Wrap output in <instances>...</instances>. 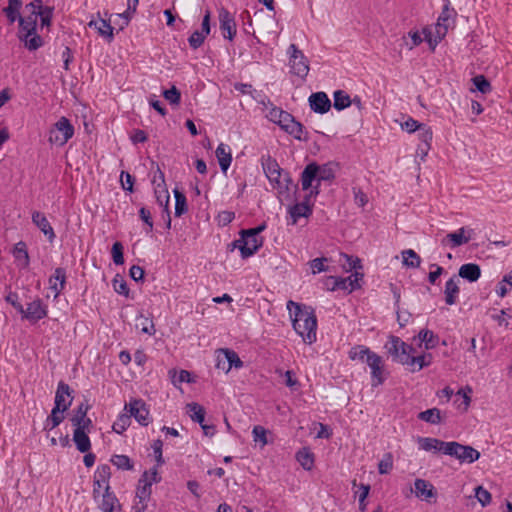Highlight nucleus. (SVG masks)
<instances>
[{"mask_svg":"<svg viewBox=\"0 0 512 512\" xmlns=\"http://www.w3.org/2000/svg\"><path fill=\"white\" fill-rule=\"evenodd\" d=\"M175 197V216L181 217L188 212L187 199L183 192L178 189L173 191Z\"/></svg>","mask_w":512,"mask_h":512,"instance_id":"nucleus-45","label":"nucleus"},{"mask_svg":"<svg viewBox=\"0 0 512 512\" xmlns=\"http://www.w3.org/2000/svg\"><path fill=\"white\" fill-rule=\"evenodd\" d=\"M464 233H465V228L462 227V228L458 229L456 232L447 234L446 239H448L451 242L452 248L459 247V246L469 242L470 237L469 236L466 237L464 235Z\"/></svg>","mask_w":512,"mask_h":512,"instance_id":"nucleus-49","label":"nucleus"},{"mask_svg":"<svg viewBox=\"0 0 512 512\" xmlns=\"http://www.w3.org/2000/svg\"><path fill=\"white\" fill-rule=\"evenodd\" d=\"M287 309L292 318L293 329L304 343L311 345L316 342L317 318L314 309L292 300L287 302Z\"/></svg>","mask_w":512,"mask_h":512,"instance_id":"nucleus-1","label":"nucleus"},{"mask_svg":"<svg viewBox=\"0 0 512 512\" xmlns=\"http://www.w3.org/2000/svg\"><path fill=\"white\" fill-rule=\"evenodd\" d=\"M366 364L371 370V384L373 387H377L379 385H382L386 377L384 375V363L381 356H379L377 353H374L370 355L369 358H367Z\"/></svg>","mask_w":512,"mask_h":512,"instance_id":"nucleus-12","label":"nucleus"},{"mask_svg":"<svg viewBox=\"0 0 512 512\" xmlns=\"http://www.w3.org/2000/svg\"><path fill=\"white\" fill-rule=\"evenodd\" d=\"M32 222L43 232L48 241L53 243L56 235L45 214L39 211H34L32 213Z\"/></svg>","mask_w":512,"mask_h":512,"instance_id":"nucleus-19","label":"nucleus"},{"mask_svg":"<svg viewBox=\"0 0 512 512\" xmlns=\"http://www.w3.org/2000/svg\"><path fill=\"white\" fill-rule=\"evenodd\" d=\"M419 131V139L421 140L422 143L425 144L426 146V149H430V146H431V142H432V139H433V132H432V129L427 126L426 124L422 123L420 128L417 130Z\"/></svg>","mask_w":512,"mask_h":512,"instance_id":"nucleus-55","label":"nucleus"},{"mask_svg":"<svg viewBox=\"0 0 512 512\" xmlns=\"http://www.w3.org/2000/svg\"><path fill=\"white\" fill-rule=\"evenodd\" d=\"M459 279L457 275H453L451 278L447 280L445 283L444 294H445V302L447 305H454L457 302V298L460 292Z\"/></svg>","mask_w":512,"mask_h":512,"instance_id":"nucleus-21","label":"nucleus"},{"mask_svg":"<svg viewBox=\"0 0 512 512\" xmlns=\"http://www.w3.org/2000/svg\"><path fill=\"white\" fill-rule=\"evenodd\" d=\"M459 277L471 283L476 282L481 277V268L476 263L463 264L458 270Z\"/></svg>","mask_w":512,"mask_h":512,"instance_id":"nucleus-22","label":"nucleus"},{"mask_svg":"<svg viewBox=\"0 0 512 512\" xmlns=\"http://www.w3.org/2000/svg\"><path fill=\"white\" fill-rule=\"evenodd\" d=\"M47 315V306L43 304V301L40 298L28 303L27 307L24 308V313H21L22 319H26L31 323H37L47 317Z\"/></svg>","mask_w":512,"mask_h":512,"instance_id":"nucleus-11","label":"nucleus"},{"mask_svg":"<svg viewBox=\"0 0 512 512\" xmlns=\"http://www.w3.org/2000/svg\"><path fill=\"white\" fill-rule=\"evenodd\" d=\"M131 419L129 415L121 414L117 420L113 423L112 429L118 434H122L130 426Z\"/></svg>","mask_w":512,"mask_h":512,"instance_id":"nucleus-54","label":"nucleus"},{"mask_svg":"<svg viewBox=\"0 0 512 512\" xmlns=\"http://www.w3.org/2000/svg\"><path fill=\"white\" fill-rule=\"evenodd\" d=\"M475 497L479 501V503L482 505V507H485L491 503V493L486 490L482 486H477L475 489Z\"/></svg>","mask_w":512,"mask_h":512,"instance_id":"nucleus-59","label":"nucleus"},{"mask_svg":"<svg viewBox=\"0 0 512 512\" xmlns=\"http://www.w3.org/2000/svg\"><path fill=\"white\" fill-rule=\"evenodd\" d=\"M432 362V355L422 354L418 356H414L413 353L409 354L408 363L406 366L410 372H418L422 370L424 367H427Z\"/></svg>","mask_w":512,"mask_h":512,"instance_id":"nucleus-23","label":"nucleus"},{"mask_svg":"<svg viewBox=\"0 0 512 512\" xmlns=\"http://www.w3.org/2000/svg\"><path fill=\"white\" fill-rule=\"evenodd\" d=\"M149 472L144 471L141 475L136 490V498L140 499V502L147 501L151 495L152 482H148Z\"/></svg>","mask_w":512,"mask_h":512,"instance_id":"nucleus-27","label":"nucleus"},{"mask_svg":"<svg viewBox=\"0 0 512 512\" xmlns=\"http://www.w3.org/2000/svg\"><path fill=\"white\" fill-rule=\"evenodd\" d=\"M122 188L126 191L133 192V185L135 182V177L132 176L129 172L122 171L120 175Z\"/></svg>","mask_w":512,"mask_h":512,"instance_id":"nucleus-64","label":"nucleus"},{"mask_svg":"<svg viewBox=\"0 0 512 512\" xmlns=\"http://www.w3.org/2000/svg\"><path fill=\"white\" fill-rule=\"evenodd\" d=\"M73 441L77 450L81 453H87L91 449V441L86 431L75 429L73 433Z\"/></svg>","mask_w":512,"mask_h":512,"instance_id":"nucleus-30","label":"nucleus"},{"mask_svg":"<svg viewBox=\"0 0 512 512\" xmlns=\"http://www.w3.org/2000/svg\"><path fill=\"white\" fill-rule=\"evenodd\" d=\"M64 419H65L64 412H62L58 408L53 407L50 415L47 417V419L44 422V430H52V429L56 428L63 422Z\"/></svg>","mask_w":512,"mask_h":512,"instance_id":"nucleus-41","label":"nucleus"},{"mask_svg":"<svg viewBox=\"0 0 512 512\" xmlns=\"http://www.w3.org/2000/svg\"><path fill=\"white\" fill-rule=\"evenodd\" d=\"M288 212L292 219L291 224L295 225L299 218H309L312 215L313 210L311 209L310 206L301 203H296L293 206L289 207Z\"/></svg>","mask_w":512,"mask_h":512,"instance_id":"nucleus-28","label":"nucleus"},{"mask_svg":"<svg viewBox=\"0 0 512 512\" xmlns=\"http://www.w3.org/2000/svg\"><path fill=\"white\" fill-rule=\"evenodd\" d=\"M296 460L303 467V469L310 471L314 466V454L310 448L303 447L296 453Z\"/></svg>","mask_w":512,"mask_h":512,"instance_id":"nucleus-32","label":"nucleus"},{"mask_svg":"<svg viewBox=\"0 0 512 512\" xmlns=\"http://www.w3.org/2000/svg\"><path fill=\"white\" fill-rule=\"evenodd\" d=\"M263 242L264 239L261 236H245L241 257L246 259L253 256L263 246Z\"/></svg>","mask_w":512,"mask_h":512,"instance_id":"nucleus-20","label":"nucleus"},{"mask_svg":"<svg viewBox=\"0 0 512 512\" xmlns=\"http://www.w3.org/2000/svg\"><path fill=\"white\" fill-rule=\"evenodd\" d=\"M66 280V269L57 267L48 280L49 288L54 292V298H57L63 292L66 286Z\"/></svg>","mask_w":512,"mask_h":512,"instance_id":"nucleus-17","label":"nucleus"},{"mask_svg":"<svg viewBox=\"0 0 512 512\" xmlns=\"http://www.w3.org/2000/svg\"><path fill=\"white\" fill-rule=\"evenodd\" d=\"M263 13L261 9L259 12L255 13L256 21L258 28L260 31L266 34H276L275 27L277 25L275 17L272 15H266L261 21L259 20V16Z\"/></svg>","mask_w":512,"mask_h":512,"instance_id":"nucleus-31","label":"nucleus"},{"mask_svg":"<svg viewBox=\"0 0 512 512\" xmlns=\"http://www.w3.org/2000/svg\"><path fill=\"white\" fill-rule=\"evenodd\" d=\"M53 12H54V7L45 6L42 10L32 11V14L35 15L36 19L38 16L40 17L41 26L44 27V26L51 25V21L53 18Z\"/></svg>","mask_w":512,"mask_h":512,"instance_id":"nucleus-51","label":"nucleus"},{"mask_svg":"<svg viewBox=\"0 0 512 512\" xmlns=\"http://www.w3.org/2000/svg\"><path fill=\"white\" fill-rule=\"evenodd\" d=\"M125 409L128 410L130 418L134 417L140 425L147 426L149 424V410L143 400L135 399L125 405Z\"/></svg>","mask_w":512,"mask_h":512,"instance_id":"nucleus-15","label":"nucleus"},{"mask_svg":"<svg viewBox=\"0 0 512 512\" xmlns=\"http://www.w3.org/2000/svg\"><path fill=\"white\" fill-rule=\"evenodd\" d=\"M111 478V468L108 464H102L99 465L94 473V483L99 484L103 483L105 484V487L109 485V480Z\"/></svg>","mask_w":512,"mask_h":512,"instance_id":"nucleus-44","label":"nucleus"},{"mask_svg":"<svg viewBox=\"0 0 512 512\" xmlns=\"http://www.w3.org/2000/svg\"><path fill=\"white\" fill-rule=\"evenodd\" d=\"M252 435L254 442L260 443L261 447L265 446L268 443L267 430L263 426H254L252 430Z\"/></svg>","mask_w":512,"mask_h":512,"instance_id":"nucleus-58","label":"nucleus"},{"mask_svg":"<svg viewBox=\"0 0 512 512\" xmlns=\"http://www.w3.org/2000/svg\"><path fill=\"white\" fill-rule=\"evenodd\" d=\"M289 65L291 73L305 79L309 72V64L306 56L295 44H291L288 48Z\"/></svg>","mask_w":512,"mask_h":512,"instance_id":"nucleus-7","label":"nucleus"},{"mask_svg":"<svg viewBox=\"0 0 512 512\" xmlns=\"http://www.w3.org/2000/svg\"><path fill=\"white\" fill-rule=\"evenodd\" d=\"M445 455L455 457L460 463H474L480 458V452L469 445H463L456 441L447 442Z\"/></svg>","mask_w":512,"mask_h":512,"instance_id":"nucleus-5","label":"nucleus"},{"mask_svg":"<svg viewBox=\"0 0 512 512\" xmlns=\"http://www.w3.org/2000/svg\"><path fill=\"white\" fill-rule=\"evenodd\" d=\"M333 99V107L338 111H342L352 104V99L343 90H336L333 94Z\"/></svg>","mask_w":512,"mask_h":512,"instance_id":"nucleus-42","label":"nucleus"},{"mask_svg":"<svg viewBox=\"0 0 512 512\" xmlns=\"http://www.w3.org/2000/svg\"><path fill=\"white\" fill-rule=\"evenodd\" d=\"M19 39L24 42V46L29 51H35L43 46L44 42L40 35L37 34V30L30 37H26V34L20 35Z\"/></svg>","mask_w":512,"mask_h":512,"instance_id":"nucleus-46","label":"nucleus"},{"mask_svg":"<svg viewBox=\"0 0 512 512\" xmlns=\"http://www.w3.org/2000/svg\"><path fill=\"white\" fill-rule=\"evenodd\" d=\"M219 27L225 39L232 41L236 36V22L234 16L224 7L219 9Z\"/></svg>","mask_w":512,"mask_h":512,"instance_id":"nucleus-14","label":"nucleus"},{"mask_svg":"<svg viewBox=\"0 0 512 512\" xmlns=\"http://www.w3.org/2000/svg\"><path fill=\"white\" fill-rule=\"evenodd\" d=\"M261 164L266 177L274 187L282 188L283 169L279 166L276 159L269 154L261 157Z\"/></svg>","mask_w":512,"mask_h":512,"instance_id":"nucleus-8","label":"nucleus"},{"mask_svg":"<svg viewBox=\"0 0 512 512\" xmlns=\"http://www.w3.org/2000/svg\"><path fill=\"white\" fill-rule=\"evenodd\" d=\"M225 357L226 362L228 363V366L226 368V371H230L231 368L240 369L243 367V361L240 359L239 355L232 349L225 348L220 350Z\"/></svg>","mask_w":512,"mask_h":512,"instance_id":"nucleus-43","label":"nucleus"},{"mask_svg":"<svg viewBox=\"0 0 512 512\" xmlns=\"http://www.w3.org/2000/svg\"><path fill=\"white\" fill-rule=\"evenodd\" d=\"M124 247L119 241H116L111 248V255L115 265L124 264Z\"/></svg>","mask_w":512,"mask_h":512,"instance_id":"nucleus-57","label":"nucleus"},{"mask_svg":"<svg viewBox=\"0 0 512 512\" xmlns=\"http://www.w3.org/2000/svg\"><path fill=\"white\" fill-rule=\"evenodd\" d=\"M112 286L116 293L129 297L130 289L122 276L117 274L112 280Z\"/></svg>","mask_w":512,"mask_h":512,"instance_id":"nucleus-52","label":"nucleus"},{"mask_svg":"<svg viewBox=\"0 0 512 512\" xmlns=\"http://www.w3.org/2000/svg\"><path fill=\"white\" fill-rule=\"evenodd\" d=\"M418 418L430 424H440L442 421L441 412L438 408H431L422 411L418 414Z\"/></svg>","mask_w":512,"mask_h":512,"instance_id":"nucleus-47","label":"nucleus"},{"mask_svg":"<svg viewBox=\"0 0 512 512\" xmlns=\"http://www.w3.org/2000/svg\"><path fill=\"white\" fill-rule=\"evenodd\" d=\"M403 265L408 268H418L421 264L420 256L412 249H407L402 252Z\"/></svg>","mask_w":512,"mask_h":512,"instance_id":"nucleus-48","label":"nucleus"},{"mask_svg":"<svg viewBox=\"0 0 512 512\" xmlns=\"http://www.w3.org/2000/svg\"><path fill=\"white\" fill-rule=\"evenodd\" d=\"M75 129L71 121L62 116L51 127L48 141L56 146H64L74 135Z\"/></svg>","mask_w":512,"mask_h":512,"instance_id":"nucleus-4","label":"nucleus"},{"mask_svg":"<svg viewBox=\"0 0 512 512\" xmlns=\"http://www.w3.org/2000/svg\"><path fill=\"white\" fill-rule=\"evenodd\" d=\"M205 38L204 33L196 30L188 38V43L192 49H198L204 43Z\"/></svg>","mask_w":512,"mask_h":512,"instance_id":"nucleus-63","label":"nucleus"},{"mask_svg":"<svg viewBox=\"0 0 512 512\" xmlns=\"http://www.w3.org/2000/svg\"><path fill=\"white\" fill-rule=\"evenodd\" d=\"M411 491L415 493L417 498L428 503L436 501L437 490L428 480L417 478L414 482V490L411 489Z\"/></svg>","mask_w":512,"mask_h":512,"instance_id":"nucleus-13","label":"nucleus"},{"mask_svg":"<svg viewBox=\"0 0 512 512\" xmlns=\"http://www.w3.org/2000/svg\"><path fill=\"white\" fill-rule=\"evenodd\" d=\"M342 256L346 259L344 267L347 269V271L354 270V272H356L359 269H362L361 260L358 257L350 256L347 254H342Z\"/></svg>","mask_w":512,"mask_h":512,"instance_id":"nucleus-61","label":"nucleus"},{"mask_svg":"<svg viewBox=\"0 0 512 512\" xmlns=\"http://www.w3.org/2000/svg\"><path fill=\"white\" fill-rule=\"evenodd\" d=\"M328 259L326 257L315 258L309 262L313 274L328 271V266H325V262Z\"/></svg>","mask_w":512,"mask_h":512,"instance_id":"nucleus-62","label":"nucleus"},{"mask_svg":"<svg viewBox=\"0 0 512 512\" xmlns=\"http://www.w3.org/2000/svg\"><path fill=\"white\" fill-rule=\"evenodd\" d=\"M17 21L21 32H25L26 37H30L37 30V20L32 13L26 17L20 16Z\"/></svg>","mask_w":512,"mask_h":512,"instance_id":"nucleus-35","label":"nucleus"},{"mask_svg":"<svg viewBox=\"0 0 512 512\" xmlns=\"http://www.w3.org/2000/svg\"><path fill=\"white\" fill-rule=\"evenodd\" d=\"M13 256L23 268L29 266L30 258L25 242L19 241L15 244L13 248Z\"/></svg>","mask_w":512,"mask_h":512,"instance_id":"nucleus-33","label":"nucleus"},{"mask_svg":"<svg viewBox=\"0 0 512 512\" xmlns=\"http://www.w3.org/2000/svg\"><path fill=\"white\" fill-rule=\"evenodd\" d=\"M456 16V10L450 7V1L446 0V3L444 4L442 11L437 19L435 33L439 34L440 37H445L448 32V28L452 23H454Z\"/></svg>","mask_w":512,"mask_h":512,"instance_id":"nucleus-10","label":"nucleus"},{"mask_svg":"<svg viewBox=\"0 0 512 512\" xmlns=\"http://www.w3.org/2000/svg\"><path fill=\"white\" fill-rule=\"evenodd\" d=\"M418 338L424 343L427 350L435 348L439 342V336L429 329H422L418 334Z\"/></svg>","mask_w":512,"mask_h":512,"instance_id":"nucleus-40","label":"nucleus"},{"mask_svg":"<svg viewBox=\"0 0 512 512\" xmlns=\"http://www.w3.org/2000/svg\"><path fill=\"white\" fill-rule=\"evenodd\" d=\"M186 408L192 421L199 425L205 422L206 411L203 406L196 402H191L187 404Z\"/></svg>","mask_w":512,"mask_h":512,"instance_id":"nucleus-38","label":"nucleus"},{"mask_svg":"<svg viewBox=\"0 0 512 512\" xmlns=\"http://www.w3.org/2000/svg\"><path fill=\"white\" fill-rule=\"evenodd\" d=\"M22 4V0H8V6L3 8V13L6 15L10 24H13L21 16L20 9Z\"/></svg>","mask_w":512,"mask_h":512,"instance_id":"nucleus-36","label":"nucleus"},{"mask_svg":"<svg viewBox=\"0 0 512 512\" xmlns=\"http://www.w3.org/2000/svg\"><path fill=\"white\" fill-rule=\"evenodd\" d=\"M221 171L225 174L232 162L231 149L228 145L220 143L215 151Z\"/></svg>","mask_w":512,"mask_h":512,"instance_id":"nucleus-24","label":"nucleus"},{"mask_svg":"<svg viewBox=\"0 0 512 512\" xmlns=\"http://www.w3.org/2000/svg\"><path fill=\"white\" fill-rule=\"evenodd\" d=\"M73 399L74 390L64 381H59L55 392L54 408L65 412L72 405Z\"/></svg>","mask_w":512,"mask_h":512,"instance_id":"nucleus-9","label":"nucleus"},{"mask_svg":"<svg viewBox=\"0 0 512 512\" xmlns=\"http://www.w3.org/2000/svg\"><path fill=\"white\" fill-rule=\"evenodd\" d=\"M374 353V351H372L369 347L365 345H355L349 350L348 356L353 361L359 360L363 363H366L367 358H369L370 355Z\"/></svg>","mask_w":512,"mask_h":512,"instance_id":"nucleus-34","label":"nucleus"},{"mask_svg":"<svg viewBox=\"0 0 512 512\" xmlns=\"http://www.w3.org/2000/svg\"><path fill=\"white\" fill-rule=\"evenodd\" d=\"M384 348L393 362L402 365H406V363H408L409 354L415 352L412 345L407 344L400 337L394 335L389 336Z\"/></svg>","mask_w":512,"mask_h":512,"instance_id":"nucleus-3","label":"nucleus"},{"mask_svg":"<svg viewBox=\"0 0 512 512\" xmlns=\"http://www.w3.org/2000/svg\"><path fill=\"white\" fill-rule=\"evenodd\" d=\"M475 88L482 94H487L492 90L490 82L484 75H477L473 79Z\"/></svg>","mask_w":512,"mask_h":512,"instance_id":"nucleus-56","label":"nucleus"},{"mask_svg":"<svg viewBox=\"0 0 512 512\" xmlns=\"http://www.w3.org/2000/svg\"><path fill=\"white\" fill-rule=\"evenodd\" d=\"M418 444L422 450L444 453L447 442L432 437H418Z\"/></svg>","mask_w":512,"mask_h":512,"instance_id":"nucleus-26","label":"nucleus"},{"mask_svg":"<svg viewBox=\"0 0 512 512\" xmlns=\"http://www.w3.org/2000/svg\"><path fill=\"white\" fill-rule=\"evenodd\" d=\"M291 117H293L291 113L276 106H273L267 114V118L277 124L281 129L282 126L288 125V122H291Z\"/></svg>","mask_w":512,"mask_h":512,"instance_id":"nucleus-25","label":"nucleus"},{"mask_svg":"<svg viewBox=\"0 0 512 512\" xmlns=\"http://www.w3.org/2000/svg\"><path fill=\"white\" fill-rule=\"evenodd\" d=\"M334 179L335 169L331 162L322 165L311 162L305 166L301 173V185L304 191H307L313 182H332Z\"/></svg>","mask_w":512,"mask_h":512,"instance_id":"nucleus-2","label":"nucleus"},{"mask_svg":"<svg viewBox=\"0 0 512 512\" xmlns=\"http://www.w3.org/2000/svg\"><path fill=\"white\" fill-rule=\"evenodd\" d=\"M163 97L173 105H178L181 101V93L175 86L165 90Z\"/></svg>","mask_w":512,"mask_h":512,"instance_id":"nucleus-60","label":"nucleus"},{"mask_svg":"<svg viewBox=\"0 0 512 512\" xmlns=\"http://www.w3.org/2000/svg\"><path fill=\"white\" fill-rule=\"evenodd\" d=\"M110 485L105 487V491L102 494V502L100 508L103 512H113L115 505L119 504L116 495L110 491Z\"/></svg>","mask_w":512,"mask_h":512,"instance_id":"nucleus-37","label":"nucleus"},{"mask_svg":"<svg viewBox=\"0 0 512 512\" xmlns=\"http://www.w3.org/2000/svg\"><path fill=\"white\" fill-rule=\"evenodd\" d=\"M308 102L310 109L318 114L327 113L332 106L328 95L322 91L312 93L308 98Z\"/></svg>","mask_w":512,"mask_h":512,"instance_id":"nucleus-16","label":"nucleus"},{"mask_svg":"<svg viewBox=\"0 0 512 512\" xmlns=\"http://www.w3.org/2000/svg\"><path fill=\"white\" fill-rule=\"evenodd\" d=\"M154 194H155L157 203L160 206H163V208H164L163 212L169 216L170 196H169L168 190L166 189V186H161V184H157V186L154 189Z\"/></svg>","mask_w":512,"mask_h":512,"instance_id":"nucleus-39","label":"nucleus"},{"mask_svg":"<svg viewBox=\"0 0 512 512\" xmlns=\"http://www.w3.org/2000/svg\"><path fill=\"white\" fill-rule=\"evenodd\" d=\"M88 25L89 27H94L98 31L99 35L105 37L108 42L113 40V27L111 26L110 21L100 18L98 20H91Z\"/></svg>","mask_w":512,"mask_h":512,"instance_id":"nucleus-29","label":"nucleus"},{"mask_svg":"<svg viewBox=\"0 0 512 512\" xmlns=\"http://www.w3.org/2000/svg\"><path fill=\"white\" fill-rule=\"evenodd\" d=\"M110 461L114 466H116L120 470H132L134 468L132 460L127 455H113Z\"/></svg>","mask_w":512,"mask_h":512,"instance_id":"nucleus-50","label":"nucleus"},{"mask_svg":"<svg viewBox=\"0 0 512 512\" xmlns=\"http://www.w3.org/2000/svg\"><path fill=\"white\" fill-rule=\"evenodd\" d=\"M393 469V455L387 452L383 455L382 459L378 463V472L380 474H388Z\"/></svg>","mask_w":512,"mask_h":512,"instance_id":"nucleus-53","label":"nucleus"},{"mask_svg":"<svg viewBox=\"0 0 512 512\" xmlns=\"http://www.w3.org/2000/svg\"><path fill=\"white\" fill-rule=\"evenodd\" d=\"M288 125L282 126V130L292 136L298 141L307 142L309 140V133L302 123L296 121L295 117H291V122Z\"/></svg>","mask_w":512,"mask_h":512,"instance_id":"nucleus-18","label":"nucleus"},{"mask_svg":"<svg viewBox=\"0 0 512 512\" xmlns=\"http://www.w3.org/2000/svg\"><path fill=\"white\" fill-rule=\"evenodd\" d=\"M363 277V273L356 271L348 277L329 276L325 284L330 291L343 290L352 292L361 287L360 281H362Z\"/></svg>","mask_w":512,"mask_h":512,"instance_id":"nucleus-6","label":"nucleus"}]
</instances>
